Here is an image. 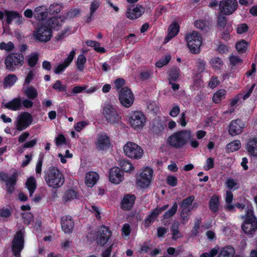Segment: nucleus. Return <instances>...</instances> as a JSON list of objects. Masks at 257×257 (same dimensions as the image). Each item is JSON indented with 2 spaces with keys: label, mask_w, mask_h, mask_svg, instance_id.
Instances as JSON below:
<instances>
[{
  "label": "nucleus",
  "mask_w": 257,
  "mask_h": 257,
  "mask_svg": "<svg viewBox=\"0 0 257 257\" xmlns=\"http://www.w3.org/2000/svg\"><path fill=\"white\" fill-rule=\"evenodd\" d=\"M194 196H190L188 197L183 199L180 204V208L192 209V204L194 200Z\"/></svg>",
  "instance_id": "37998d69"
},
{
  "label": "nucleus",
  "mask_w": 257,
  "mask_h": 257,
  "mask_svg": "<svg viewBox=\"0 0 257 257\" xmlns=\"http://www.w3.org/2000/svg\"><path fill=\"white\" fill-rule=\"evenodd\" d=\"M123 150L125 155L131 159H140L144 154V151L140 146L131 142L124 145Z\"/></svg>",
  "instance_id": "1a4fd4ad"
},
{
  "label": "nucleus",
  "mask_w": 257,
  "mask_h": 257,
  "mask_svg": "<svg viewBox=\"0 0 257 257\" xmlns=\"http://www.w3.org/2000/svg\"><path fill=\"white\" fill-rule=\"evenodd\" d=\"M220 12L226 15L233 14L237 8L236 0H221L219 3Z\"/></svg>",
  "instance_id": "ddd939ff"
},
{
  "label": "nucleus",
  "mask_w": 257,
  "mask_h": 257,
  "mask_svg": "<svg viewBox=\"0 0 257 257\" xmlns=\"http://www.w3.org/2000/svg\"><path fill=\"white\" fill-rule=\"evenodd\" d=\"M240 202H236L235 204V206L241 210L245 209L246 210V208L247 207H251L252 209L253 210L252 207L248 205V201L244 199L243 197H240L239 198Z\"/></svg>",
  "instance_id": "09e8293b"
},
{
  "label": "nucleus",
  "mask_w": 257,
  "mask_h": 257,
  "mask_svg": "<svg viewBox=\"0 0 257 257\" xmlns=\"http://www.w3.org/2000/svg\"><path fill=\"white\" fill-rule=\"evenodd\" d=\"M225 185L227 188L230 190H235L238 188L237 181L232 178H228L225 182Z\"/></svg>",
  "instance_id": "8fccbe9b"
},
{
  "label": "nucleus",
  "mask_w": 257,
  "mask_h": 257,
  "mask_svg": "<svg viewBox=\"0 0 257 257\" xmlns=\"http://www.w3.org/2000/svg\"><path fill=\"white\" fill-rule=\"evenodd\" d=\"M180 70L179 68H175L171 70L169 74V80L176 81L179 77Z\"/></svg>",
  "instance_id": "5fc2aeb1"
},
{
  "label": "nucleus",
  "mask_w": 257,
  "mask_h": 257,
  "mask_svg": "<svg viewBox=\"0 0 257 257\" xmlns=\"http://www.w3.org/2000/svg\"><path fill=\"white\" fill-rule=\"evenodd\" d=\"M209 205L211 211L217 212L219 205V197L216 195H213L210 200Z\"/></svg>",
  "instance_id": "c9c22d12"
},
{
  "label": "nucleus",
  "mask_w": 257,
  "mask_h": 257,
  "mask_svg": "<svg viewBox=\"0 0 257 257\" xmlns=\"http://www.w3.org/2000/svg\"><path fill=\"white\" fill-rule=\"evenodd\" d=\"M120 166L122 169L126 172H128L134 169L132 164L127 161L122 160L120 162Z\"/></svg>",
  "instance_id": "603ef678"
},
{
  "label": "nucleus",
  "mask_w": 257,
  "mask_h": 257,
  "mask_svg": "<svg viewBox=\"0 0 257 257\" xmlns=\"http://www.w3.org/2000/svg\"><path fill=\"white\" fill-rule=\"evenodd\" d=\"M111 236L110 229L105 226H100L96 232L93 239L95 240L97 244L104 246L108 241Z\"/></svg>",
  "instance_id": "f8f14e48"
},
{
  "label": "nucleus",
  "mask_w": 257,
  "mask_h": 257,
  "mask_svg": "<svg viewBox=\"0 0 257 257\" xmlns=\"http://www.w3.org/2000/svg\"><path fill=\"white\" fill-rule=\"evenodd\" d=\"M178 205L176 202L174 203L171 208L164 214V219H168L173 216L176 212Z\"/></svg>",
  "instance_id": "de8ad7c7"
},
{
  "label": "nucleus",
  "mask_w": 257,
  "mask_h": 257,
  "mask_svg": "<svg viewBox=\"0 0 257 257\" xmlns=\"http://www.w3.org/2000/svg\"><path fill=\"white\" fill-rule=\"evenodd\" d=\"M244 127V124L240 119L233 120L230 122L228 131L229 134L232 136L237 135L241 133Z\"/></svg>",
  "instance_id": "4be33fe9"
},
{
  "label": "nucleus",
  "mask_w": 257,
  "mask_h": 257,
  "mask_svg": "<svg viewBox=\"0 0 257 257\" xmlns=\"http://www.w3.org/2000/svg\"><path fill=\"white\" fill-rule=\"evenodd\" d=\"M109 179L111 183L118 184L123 179V173L118 167H113L109 170Z\"/></svg>",
  "instance_id": "f3484780"
},
{
  "label": "nucleus",
  "mask_w": 257,
  "mask_h": 257,
  "mask_svg": "<svg viewBox=\"0 0 257 257\" xmlns=\"http://www.w3.org/2000/svg\"><path fill=\"white\" fill-rule=\"evenodd\" d=\"M65 19L66 18L64 16L53 17L48 20L47 26L51 29L58 30L63 24Z\"/></svg>",
  "instance_id": "393cba45"
},
{
  "label": "nucleus",
  "mask_w": 257,
  "mask_h": 257,
  "mask_svg": "<svg viewBox=\"0 0 257 257\" xmlns=\"http://www.w3.org/2000/svg\"><path fill=\"white\" fill-rule=\"evenodd\" d=\"M49 13L48 9L44 6L37 7L34 12V16L36 19L42 21L45 19Z\"/></svg>",
  "instance_id": "cd10ccee"
},
{
  "label": "nucleus",
  "mask_w": 257,
  "mask_h": 257,
  "mask_svg": "<svg viewBox=\"0 0 257 257\" xmlns=\"http://www.w3.org/2000/svg\"><path fill=\"white\" fill-rule=\"evenodd\" d=\"M185 40L191 53H199L202 44V38L199 33L195 31L189 33L185 36Z\"/></svg>",
  "instance_id": "20e7f679"
},
{
  "label": "nucleus",
  "mask_w": 257,
  "mask_h": 257,
  "mask_svg": "<svg viewBox=\"0 0 257 257\" xmlns=\"http://www.w3.org/2000/svg\"><path fill=\"white\" fill-rule=\"evenodd\" d=\"M53 88L59 92H65L67 89V87L65 85L62 84L60 80H57L53 84Z\"/></svg>",
  "instance_id": "052dcab7"
},
{
  "label": "nucleus",
  "mask_w": 257,
  "mask_h": 257,
  "mask_svg": "<svg viewBox=\"0 0 257 257\" xmlns=\"http://www.w3.org/2000/svg\"><path fill=\"white\" fill-rule=\"evenodd\" d=\"M248 47L247 42L244 40L237 42L235 45L236 49L239 53H245Z\"/></svg>",
  "instance_id": "a18cd8bd"
},
{
  "label": "nucleus",
  "mask_w": 257,
  "mask_h": 257,
  "mask_svg": "<svg viewBox=\"0 0 257 257\" xmlns=\"http://www.w3.org/2000/svg\"><path fill=\"white\" fill-rule=\"evenodd\" d=\"M23 90L25 95L30 99H34L38 96L37 89L33 86L23 87Z\"/></svg>",
  "instance_id": "2f4dec72"
},
{
  "label": "nucleus",
  "mask_w": 257,
  "mask_h": 257,
  "mask_svg": "<svg viewBox=\"0 0 257 257\" xmlns=\"http://www.w3.org/2000/svg\"><path fill=\"white\" fill-rule=\"evenodd\" d=\"M201 222V219L197 218L195 219L194 227L191 231V235L196 236L199 233V228Z\"/></svg>",
  "instance_id": "bf43d9fd"
},
{
  "label": "nucleus",
  "mask_w": 257,
  "mask_h": 257,
  "mask_svg": "<svg viewBox=\"0 0 257 257\" xmlns=\"http://www.w3.org/2000/svg\"><path fill=\"white\" fill-rule=\"evenodd\" d=\"M235 253L234 249L230 246H226L220 250L218 257H233Z\"/></svg>",
  "instance_id": "72a5a7b5"
},
{
  "label": "nucleus",
  "mask_w": 257,
  "mask_h": 257,
  "mask_svg": "<svg viewBox=\"0 0 257 257\" xmlns=\"http://www.w3.org/2000/svg\"><path fill=\"white\" fill-rule=\"evenodd\" d=\"M102 113L107 122L111 124H117L121 118L116 108L108 104L105 105Z\"/></svg>",
  "instance_id": "9d476101"
},
{
  "label": "nucleus",
  "mask_w": 257,
  "mask_h": 257,
  "mask_svg": "<svg viewBox=\"0 0 257 257\" xmlns=\"http://www.w3.org/2000/svg\"><path fill=\"white\" fill-rule=\"evenodd\" d=\"M241 148V143L239 140L232 141L226 145L228 152H233L238 150Z\"/></svg>",
  "instance_id": "ea45409f"
},
{
  "label": "nucleus",
  "mask_w": 257,
  "mask_h": 257,
  "mask_svg": "<svg viewBox=\"0 0 257 257\" xmlns=\"http://www.w3.org/2000/svg\"><path fill=\"white\" fill-rule=\"evenodd\" d=\"M122 236L123 237H128L131 233V227L127 223H125L121 229Z\"/></svg>",
  "instance_id": "e2e57ef3"
},
{
  "label": "nucleus",
  "mask_w": 257,
  "mask_h": 257,
  "mask_svg": "<svg viewBox=\"0 0 257 257\" xmlns=\"http://www.w3.org/2000/svg\"><path fill=\"white\" fill-rule=\"evenodd\" d=\"M245 149L249 155L257 157V138L248 139L246 144Z\"/></svg>",
  "instance_id": "a878e982"
},
{
  "label": "nucleus",
  "mask_w": 257,
  "mask_h": 257,
  "mask_svg": "<svg viewBox=\"0 0 257 257\" xmlns=\"http://www.w3.org/2000/svg\"><path fill=\"white\" fill-rule=\"evenodd\" d=\"M14 48V45L12 42H9L7 43L4 42L0 43V50L10 52L13 50Z\"/></svg>",
  "instance_id": "4d7b16f0"
},
{
  "label": "nucleus",
  "mask_w": 257,
  "mask_h": 257,
  "mask_svg": "<svg viewBox=\"0 0 257 257\" xmlns=\"http://www.w3.org/2000/svg\"><path fill=\"white\" fill-rule=\"evenodd\" d=\"M153 170L149 167L143 168L136 177V184L143 188L148 187L151 184L153 177Z\"/></svg>",
  "instance_id": "0eeeda50"
},
{
  "label": "nucleus",
  "mask_w": 257,
  "mask_h": 257,
  "mask_svg": "<svg viewBox=\"0 0 257 257\" xmlns=\"http://www.w3.org/2000/svg\"><path fill=\"white\" fill-rule=\"evenodd\" d=\"M26 186L29 190L30 196H32L37 187L35 178L33 177L28 178L26 182Z\"/></svg>",
  "instance_id": "f704fd0d"
},
{
  "label": "nucleus",
  "mask_w": 257,
  "mask_h": 257,
  "mask_svg": "<svg viewBox=\"0 0 257 257\" xmlns=\"http://www.w3.org/2000/svg\"><path fill=\"white\" fill-rule=\"evenodd\" d=\"M171 56L170 55H166L161 58L156 63V66L158 68H162L164 66L166 65L170 61Z\"/></svg>",
  "instance_id": "3c124183"
},
{
  "label": "nucleus",
  "mask_w": 257,
  "mask_h": 257,
  "mask_svg": "<svg viewBox=\"0 0 257 257\" xmlns=\"http://www.w3.org/2000/svg\"><path fill=\"white\" fill-rule=\"evenodd\" d=\"M24 246V234L22 231H18L15 235L12 242V248L16 257L21 256V251Z\"/></svg>",
  "instance_id": "4468645a"
},
{
  "label": "nucleus",
  "mask_w": 257,
  "mask_h": 257,
  "mask_svg": "<svg viewBox=\"0 0 257 257\" xmlns=\"http://www.w3.org/2000/svg\"><path fill=\"white\" fill-rule=\"evenodd\" d=\"M35 40L40 42H47L52 37V29L47 25L42 24L39 26L33 32Z\"/></svg>",
  "instance_id": "423d86ee"
},
{
  "label": "nucleus",
  "mask_w": 257,
  "mask_h": 257,
  "mask_svg": "<svg viewBox=\"0 0 257 257\" xmlns=\"http://www.w3.org/2000/svg\"><path fill=\"white\" fill-rule=\"evenodd\" d=\"M4 105L6 108L13 111L20 110L22 108V99L20 97L15 98L5 103Z\"/></svg>",
  "instance_id": "bb28decb"
},
{
  "label": "nucleus",
  "mask_w": 257,
  "mask_h": 257,
  "mask_svg": "<svg viewBox=\"0 0 257 257\" xmlns=\"http://www.w3.org/2000/svg\"><path fill=\"white\" fill-rule=\"evenodd\" d=\"M229 60L230 63L233 66H235L242 63V60L239 57L233 55H231L229 57Z\"/></svg>",
  "instance_id": "338daca9"
},
{
  "label": "nucleus",
  "mask_w": 257,
  "mask_h": 257,
  "mask_svg": "<svg viewBox=\"0 0 257 257\" xmlns=\"http://www.w3.org/2000/svg\"><path fill=\"white\" fill-rule=\"evenodd\" d=\"M217 51L221 54H225L228 52L229 47L221 42H219L217 45Z\"/></svg>",
  "instance_id": "680f3d73"
},
{
  "label": "nucleus",
  "mask_w": 257,
  "mask_h": 257,
  "mask_svg": "<svg viewBox=\"0 0 257 257\" xmlns=\"http://www.w3.org/2000/svg\"><path fill=\"white\" fill-rule=\"evenodd\" d=\"M44 179L48 187L55 189L62 187L65 182L63 174L55 167H51L45 172Z\"/></svg>",
  "instance_id": "f03ea898"
},
{
  "label": "nucleus",
  "mask_w": 257,
  "mask_h": 257,
  "mask_svg": "<svg viewBox=\"0 0 257 257\" xmlns=\"http://www.w3.org/2000/svg\"><path fill=\"white\" fill-rule=\"evenodd\" d=\"M111 143L108 136L105 134H101L98 136L96 142V148L99 150H105L110 146Z\"/></svg>",
  "instance_id": "412c9836"
},
{
  "label": "nucleus",
  "mask_w": 257,
  "mask_h": 257,
  "mask_svg": "<svg viewBox=\"0 0 257 257\" xmlns=\"http://www.w3.org/2000/svg\"><path fill=\"white\" fill-rule=\"evenodd\" d=\"M4 16L6 17L7 23L10 24L14 21L17 24L20 25L22 23L23 18L19 14L13 11H5L4 12L0 11V20L4 19Z\"/></svg>",
  "instance_id": "dca6fc26"
},
{
  "label": "nucleus",
  "mask_w": 257,
  "mask_h": 257,
  "mask_svg": "<svg viewBox=\"0 0 257 257\" xmlns=\"http://www.w3.org/2000/svg\"><path fill=\"white\" fill-rule=\"evenodd\" d=\"M38 60V55L35 53H32L28 57V63L30 67H34Z\"/></svg>",
  "instance_id": "864d4df0"
},
{
  "label": "nucleus",
  "mask_w": 257,
  "mask_h": 257,
  "mask_svg": "<svg viewBox=\"0 0 257 257\" xmlns=\"http://www.w3.org/2000/svg\"><path fill=\"white\" fill-rule=\"evenodd\" d=\"M100 5V2L99 0H93L91 4L90 7V14L86 17V22H89L91 20H92L93 17V14L96 12V11L98 9Z\"/></svg>",
  "instance_id": "473e14b6"
},
{
  "label": "nucleus",
  "mask_w": 257,
  "mask_h": 257,
  "mask_svg": "<svg viewBox=\"0 0 257 257\" xmlns=\"http://www.w3.org/2000/svg\"><path fill=\"white\" fill-rule=\"evenodd\" d=\"M207 22L203 20L196 21L194 23L195 27L201 30L207 31L208 29Z\"/></svg>",
  "instance_id": "6e6d98bb"
},
{
  "label": "nucleus",
  "mask_w": 257,
  "mask_h": 257,
  "mask_svg": "<svg viewBox=\"0 0 257 257\" xmlns=\"http://www.w3.org/2000/svg\"><path fill=\"white\" fill-rule=\"evenodd\" d=\"M61 226L63 231L65 233L72 232L74 224L72 217L69 215H66L61 218Z\"/></svg>",
  "instance_id": "5701e85b"
},
{
  "label": "nucleus",
  "mask_w": 257,
  "mask_h": 257,
  "mask_svg": "<svg viewBox=\"0 0 257 257\" xmlns=\"http://www.w3.org/2000/svg\"><path fill=\"white\" fill-rule=\"evenodd\" d=\"M86 62V57L82 54L78 56L76 62V67L80 71H82L84 69V65Z\"/></svg>",
  "instance_id": "49530a36"
},
{
  "label": "nucleus",
  "mask_w": 257,
  "mask_h": 257,
  "mask_svg": "<svg viewBox=\"0 0 257 257\" xmlns=\"http://www.w3.org/2000/svg\"><path fill=\"white\" fill-rule=\"evenodd\" d=\"M205 62L201 59H198L196 62L197 70L199 73L204 71L205 68Z\"/></svg>",
  "instance_id": "0e129e2a"
},
{
  "label": "nucleus",
  "mask_w": 257,
  "mask_h": 257,
  "mask_svg": "<svg viewBox=\"0 0 257 257\" xmlns=\"http://www.w3.org/2000/svg\"><path fill=\"white\" fill-rule=\"evenodd\" d=\"M63 8L62 3H54L52 4L48 9V12L50 15H54L59 13Z\"/></svg>",
  "instance_id": "58836bf2"
},
{
  "label": "nucleus",
  "mask_w": 257,
  "mask_h": 257,
  "mask_svg": "<svg viewBox=\"0 0 257 257\" xmlns=\"http://www.w3.org/2000/svg\"><path fill=\"white\" fill-rule=\"evenodd\" d=\"M33 117L28 112L20 113L17 117L15 125L17 130L22 131L27 128L32 122Z\"/></svg>",
  "instance_id": "9b49d317"
},
{
  "label": "nucleus",
  "mask_w": 257,
  "mask_h": 257,
  "mask_svg": "<svg viewBox=\"0 0 257 257\" xmlns=\"http://www.w3.org/2000/svg\"><path fill=\"white\" fill-rule=\"evenodd\" d=\"M243 219L242 229L246 234L252 235L257 230V218L253 215L251 207L246 208V213L241 215Z\"/></svg>",
  "instance_id": "7ed1b4c3"
},
{
  "label": "nucleus",
  "mask_w": 257,
  "mask_h": 257,
  "mask_svg": "<svg viewBox=\"0 0 257 257\" xmlns=\"http://www.w3.org/2000/svg\"><path fill=\"white\" fill-rule=\"evenodd\" d=\"M0 178L6 182L7 191L9 193H12L14 190V186L17 181V174L15 173L8 177L7 174L1 172L0 173Z\"/></svg>",
  "instance_id": "aec40b11"
},
{
  "label": "nucleus",
  "mask_w": 257,
  "mask_h": 257,
  "mask_svg": "<svg viewBox=\"0 0 257 257\" xmlns=\"http://www.w3.org/2000/svg\"><path fill=\"white\" fill-rule=\"evenodd\" d=\"M135 199L134 195L125 196L121 202V208L123 210H130L134 204Z\"/></svg>",
  "instance_id": "c756f323"
},
{
  "label": "nucleus",
  "mask_w": 257,
  "mask_h": 257,
  "mask_svg": "<svg viewBox=\"0 0 257 257\" xmlns=\"http://www.w3.org/2000/svg\"><path fill=\"white\" fill-rule=\"evenodd\" d=\"M99 176L95 172H89L86 174L85 183L89 187H92L98 180Z\"/></svg>",
  "instance_id": "c85d7f7f"
},
{
  "label": "nucleus",
  "mask_w": 257,
  "mask_h": 257,
  "mask_svg": "<svg viewBox=\"0 0 257 257\" xmlns=\"http://www.w3.org/2000/svg\"><path fill=\"white\" fill-rule=\"evenodd\" d=\"M179 31V26L176 23L172 24L168 29V35L165 39V43H166L171 39L175 37Z\"/></svg>",
  "instance_id": "7c9ffc66"
},
{
  "label": "nucleus",
  "mask_w": 257,
  "mask_h": 257,
  "mask_svg": "<svg viewBox=\"0 0 257 257\" xmlns=\"http://www.w3.org/2000/svg\"><path fill=\"white\" fill-rule=\"evenodd\" d=\"M119 100L122 105L128 108L133 104L134 96L128 88L124 87L119 92Z\"/></svg>",
  "instance_id": "2eb2a0df"
},
{
  "label": "nucleus",
  "mask_w": 257,
  "mask_h": 257,
  "mask_svg": "<svg viewBox=\"0 0 257 257\" xmlns=\"http://www.w3.org/2000/svg\"><path fill=\"white\" fill-rule=\"evenodd\" d=\"M5 63L7 69L11 72H14L23 65L24 57L19 53L10 54L6 58Z\"/></svg>",
  "instance_id": "6e6552de"
},
{
  "label": "nucleus",
  "mask_w": 257,
  "mask_h": 257,
  "mask_svg": "<svg viewBox=\"0 0 257 257\" xmlns=\"http://www.w3.org/2000/svg\"><path fill=\"white\" fill-rule=\"evenodd\" d=\"M226 94V91L224 89H220L216 91L213 95L212 100L216 103H219L223 99L225 98Z\"/></svg>",
  "instance_id": "a19ab883"
},
{
  "label": "nucleus",
  "mask_w": 257,
  "mask_h": 257,
  "mask_svg": "<svg viewBox=\"0 0 257 257\" xmlns=\"http://www.w3.org/2000/svg\"><path fill=\"white\" fill-rule=\"evenodd\" d=\"M179 224L178 222L174 223L171 227V230L172 234V238L177 239L182 237V234L179 230Z\"/></svg>",
  "instance_id": "c03bdc74"
},
{
  "label": "nucleus",
  "mask_w": 257,
  "mask_h": 257,
  "mask_svg": "<svg viewBox=\"0 0 257 257\" xmlns=\"http://www.w3.org/2000/svg\"><path fill=\"white\" fill-rule=\"evenodd\" d=\"M169 207L168 205H165L161 208H156L153 211H152L145 220V225L146 227L150 226L158 217V215L162 211L167 209Z\"/></svg>",
  "instance_id": "b1692460"
},
{
  "label": "nucleus",
  "mask_w": 257,
  "mask_h": 257,
  "mask_svg": "<svg viewBox=\"0 0 257 257\" xmlns=\"http://www.w3.org/2000/svg\"><path fill=\"white\" fill-rule=\"evenodd\" d=\"M145 12V8L139 6L128 8L126 12V17L130 20H135L143 15Z\"/></svg>",
  "instance_id": "a211bd4d"
},
{
  "label": "nucleus",
  "mask_w": 257,
  "mask_h": 257,
  "mask_svg": "<svg viewBox=\"0 0 257 257\" xmlns=\"http://www.w3.org/2000/svg\"><path fill=\"white\" fill-rule=\"evenodd\" d=\"M214 160L212 158H209L206 160L204 168L206 170H209L214 167Z\"/></svg>",
  "instance_id": "774afa93"
},
{
  "label": "nucleus",
  "mask_w": 257,
  "mask_h": 257,
  "mask_svg": "<svg viewBox=\"0 0 257 257\" xmlns=\"http://www.w3.org/2000/svg\"><path fill=\"white\" fill-rule=\"evenodd\" d=\"M12 211L10 208H0V217L3 219L4 220L7 219L11 215Z\"/></svg>",
  "instance_id": "13d9d810"
},
{
  "label": "nucleus",
  "mask_w": 257,
  "mask_h": 257,
  "mask_svg": "<svg viewBox=\"0 0 257 257\" xmlns=\"http://www.w3.org/2000/svg\"><path fill=\"white\" fill-rule=\"evenodd\" d=\"M209 64L215 70L221 69L223 65L222 59L218 57H214L209 60Z\"/></svg>",
  "instance_id": "4c0bfd02"
},
{
  "label": "nucleus",
  "mask_w": 257,
  "mask_h": 257,
  "mask_svg": "<svg viewBox=\"0 0 257 257\" xmlns=\"http://www.w3.org/2000/svg\"><path fill=\"white\" fill-rule=\"evenodd\" d=\"M75 55V51L72 50L68 54L67 57L65 59L64 61L58 65L54 69V73L59 74L63 72L65 69L68 67L72 62Z\"/></svg>",
  "instance_id": "6ab92c4d"
},
{
  "label": "nucleus",
  "mask_w": 257,
  "mask_h": 257,
  "mask_svg": "<svg viewBox=\"0 0 257 257\" xmlns=\"http://www.w3.org/2000/svg\"><path fill=\"white\" fill-rule=\"evenodd\" d=\"M36 75V72L35 70H31L28 74L24 83V86L26 85H29V83L34 79Z\"/></svg>",
  "instance_id": "69168bd1"
},
{
  "label": "nucleus",
  "mask_w": 257,
  "mask_h": 257,
  "mask_svg": "<svg viewBox=\"0 0 257 257\" xmlns=\"http://www.w3.org/2000/svg\"><path fill=\"white\" fill-rule=\"evenodd\" d=\"M78 197V193L73 190H68L64 194L63 199L65 202H68Z\"/></svg>",
  "instance_id": "79ce46f5"
},
{
  "label": "nucleus",
  "mask_w": 257,
  "mask_h": 257,
  "mask_svg": "<svg viewBox=\"0 0 257 257\" xmlns=\"http://www.w3.org/2000/svg\"><path fill=\"white\" fill-rule=\"evenodd\" d=\"M18 78L16 75L12 74H9L7 76L4 80V87L8 88L12 86L16 82Z\"/></svg>",
  "instance_id": "e433bc0d"
},
{
  "label": "nucleus",
  "mask_w": 257,
  "mask_h": 257,
  "mask_svg": "<svg viewBox=\"0 0 257 257\" xmlns=\"http://www.w3.org/2000/svg\"><path fill=\"white\" fill-rule=\"evenodd\" d=\"M192 136V133L190 130H182L169 137L167 143L172 148L182 149L189 143Z\"/></svg>",
  "instance_id": "f257e3e1"
},
{
  "label": "nucleus",
  "mask_w": 257,
  "mask_h": 257,
  "mask_svg": "<svg viewBox=\"0 0 257 257\" xmlns=\"http://www.w3.org/2000/svg\"><path fill=\"white\" fill-rule=\"evenodd\" d=\"M127 119L131 126L135 131L142 130L147 121L145 115L140 111L130 112L127 115Z\"/></svg>",
  "instance_id": "39448f33"
}]
</instances>
